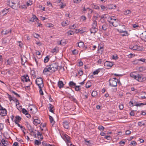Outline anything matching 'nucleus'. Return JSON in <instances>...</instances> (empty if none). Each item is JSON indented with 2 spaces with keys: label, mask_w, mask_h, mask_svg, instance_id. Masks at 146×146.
<instances>
[{
  "label": "nucleus",
  "mask_w": 146,
  "mask_h": 146,
  "mask_svg": "<svg viewBox=\"0 0 146 146\" xmlns=\"http://www.w3.org/2000/svg\"><path fill=\"white\" fill-rule=\"evenodd\" d=\"M113 65V64L112 62L106 61L104 63V65L105 66H106L108 67H111Z\"/></svg>",
  "instance_id": "nucleus-11"
},
{
  "label": "nucleus",
  "mask_w": 146,
  "mask_h": 146,
  "mask_svg": "<svg viewBox=\"0 0 146 146\" xmlns=\"http://www.w3.org/2000/svg\"><path fill=\"white\" fill-rule=\"evenodd\" d=\"M131 133V131L129 130H127L125 131V134L126 135H129Z\"/></svg>",
  "instance_id": "nucleus-61"
},
{
  "label": "nucleus",
  "mask_w": 146,
  "mask_h": 146,
  "mask_svg": "<svg viewBox=\"0 0 146 146\" xmlns=\"http://www.w3.org/2000/svg\"><path fill=\"white\" fill-rule=\"evenodd\" d=\"M130 77L133 78L139 82H142L144 80V78L142 75L139 74L136 72H133L130 73Z\"/></svg>",
  "instance_id": "nucleus-1"
},
{
  "label": "nucleus",
  "mask_w": 146,
  "mask_h": 146,
  "mask_svg": "<svg viewBox=\"0 0 146 146\" xmlns=\"http://www.w3.org/2000/svg\"><path fill=\"white\" fill-rule=\"evenodd\" d=\"M37 138L38 139H40L41 140L43 139V136L42 135V133H40L38 131H37Z\"/></svg>",
  "instance_id": "nucleus-22"
},
{
  "label": "nucleus",
  "mask_w": 146,
  "mask_h": 146,
  "mask_svg": "<svg viewBox=\"0 0 146 146\" xmlns=\"http://www.w3.org/2000/svg\"><path fill=\"white\" fill-rule=\"evenodd\" d=\"M101 9L103 11H106L108 9L107 6H105L103 5H101L100 6Z\"/></svg>",
  "instance_id": "nucleus-36"
},
{
  "label": "nucleus",
  "mask_w": 146,
  "mask_h": 146,
  "mask_svg": "<svg viewBox=\"0 0 146 146\" xmlns=\"http://www.w3.org/2000/svg\"><path fill=\"white\" fill-rule=\"evenodd\" d=\"M50 70L51 71V68L50 67V66L49 67L48 66L44 69L43 73H44V72L46 73L47 72H50Z\"/></svg>",
  "instance_id": "nucleus-16"
},
{
  "label": "nucleus",
  "mask_w": 146,
  "mask_h": 146,
  "mask_svg": "<svg viewBox=\"0 0 146 146\" xmlns=\"http://www.w3.org/2000/svg\"><path fill=\"white\" fill-rule=\"evenodd\" d=\"M88 84H90V83L88 82L86 84L85 87L87 88H89L91 86V85H88Z\"/></svg>",
  "instance_id": "nucleus-60"
},
{
  "label": "nucleus",
  "mask_w": 146,
  "mask_h": 146,
  "mask_svg": "<svg viewBox=\"0 0 146 146\" xmlns=\"http://www.w3.org/2000/svg\"><path fill=\"white\" fill-rule=\"evenodd\" d=\"M1 142L4 146H6L7 145V143L8 142L7 141H6L4 139H3L1 140Z\"/></svg>",
  "instance_id": "nucleus-32"
},
{
  "label": "nucleus",
  "mask_w": 146,
  "mask_h": 146,
  "mask_svg": "<svg viewBox=\"0 0 146 146\" xmlns=\"http://www.w3.org/2000/svg\"><path fill=\"white\" fill-rule=\"evenodd\" d=\"M33 35L34 37L36 38H38L39 37V35L36 34V33H34L33 34Z\"/></svg>",
  "instance_id": "nucleus-48"
},
{
  "label": "nucleus",
  "mask_w": 146,
  "mask_h": 146,
  "mask_svg": "<svg viewBox=\"0 0 146 146\" xmlns=\"http://www.w3.org/2000/svg\"><path fill=\"white\" fill-rule=\"evenodd\" d=\"M38 19V18L35 15H33V17H32L29 20V21L32 22H34L36 21Z\"/></svg>",
  "instance_id": "nucleus-23"
},
{
  "label": "nucleus",
  "mask_w": 146,
  "mask_h": 146,
  "mask_svg": "<svg viewBox=\"0 0 146 146\" xmlns=\"http://www.w3.org/2000/svg\"><path fill=\"white\" fill-rule=\"evenodd\" d=\"M69 98H70L73 101L75 102L76 101V99L72 96L71 95V94H70L69 96Z\"/></svg>",
  "instance_id": "nucleus-34"
},
{
  "label": "nucleus",
  "mask_w": 146,
  "mask_h": 146,
  "mask_svg": "<svg viewBox=\"0 0 146 146\" xmlns=\"http://www.w3.org/2000/svg\"><path fill=\"white\" fill-rule=\"evenodd\" d=\"M137 144L136 142L134 141H131V143H130V145H136Z\"/></svg>",
  "instance_id": "nucleus-53"
},
{
  "label": "nucleus",
  "mask_w": 146,
  "mask_h": 146,
  "mask_svg": "<svg viewBox=\"0 0 146 146\" xmlns=\"http://www.w3.org/2000/svg\"><path fill=\"white\" fill-rule=\"evenodd\" d=\"M10 40L7 38H5L2 39V44L3 45H5L8 44Z\"/></svg>",
  "instance_id": "nucleus-13"
},
{
  "label": "nucleus",
  "mask_w": 146,
  "mask_h": 146,
  "mask_svg": "<svg viewBox=\"0 0 146 146\" xmlns=\"http://www.w3.org/2000/svg\"><path fill=\"white\" fill-rule=\"evenodd\" d=\"M75 90L76 91H79L80 90V86H75Z\"/></svg>",
  "instance_id": "nucleus-45"
},
{
  "label": "nucleus",
  "mask_w": 146,
  "mask_h": 146,
  "mask_svg": "<svg viewBox=\"0 0 146 146\" xmlns=\"http://www.w3.org/2000/svg\"><path fill=\"white\" fill-rule=\"evenodd\" d=\"M125 26L124 25H121L119 28L117 29L118 31L120 33H123L122 34L123 36H125L128 35V32L125 30Z\"/></svg>",
  "instance_id": "nucleus-4"
},
{
  "label": "nucleus",
  "mask_w": 146,
  "mask_h": 146,
  "mask_svg": "<svg viewBox=\"0 0 146 146\" xmlns=\"http://www.w3.org/2000/svg\"><path fill=\"white\" fill-rule=\"evenodd\" d=\"M11 59H9L7 60V64L10 65L11 63Z\"/></svg>",
  "instance_id": "nucleus-59"
},
{
  "label": "nucleus",
  "mask_w": 146,
  "mask_h": 146,
  "mask_svg": "<svg viewBox=\"0 0 146 146\" xmlns=\"http://www.w3.org/2000/svg\"><path fill=\"white\" fill-rule=\"evenodd\" d=\"M72 53L74 55H76L78 54V52L77 50L75 49L72 51Z\"/></svg>",
  "instance_id": "nucleus-47"
},
{
  "label": "nucleus",
  "mask_w": 146,
  "mask_h": 146,
  "mask_svg": "<svg viewBox=\"0 0 146 146\" xmlns=\"http://www.w3.org/2000/svg\"><path fill=\"white\" fill-rule=\"evenodd\" d=\"M21 120V117L19 116H17L15 117V119L17 121H19Z\"/></svg>",
  "instance_id": "nucleus-49"
},
{
  "label": "nucleus",
  "mask_w": 146,
  "mask_h": 146,
  "mask_svg": "<svg viewBox=\"0 0 146 146\" xmlns=\"http://www.w3.org/2000/svg\"><path fill=\"white\" fill-rule=\"evenodd\" d=\"M19 2L17 0H10L9 1L8 5L14 9H17L20 7Z\"/></svg>",
  "instance_id": "nucleus-2"
},
{
  "label": "nucleus",
  "mask_w": 146,
  "mask_h": 146,
  "mask_svg": "<svg viewBox=\"0 0 146 146\" xmlns=\"http://www.w3.org/2000/svg\"><path fill=\"white\" fill-rule=\"evenodd\" d=\"M139 61H141L144 62H146V59L145 58H141L139 59H136L135 60L133 61V62L134 63L135 62H137Z\"/></svg>",
  "instance_id": "nucleus-20"
},
{
  "label": "nucleus",
  "mask_w": 146,
  "mask_h": 146,
  "mask_svg": "<svg viewBox=\"0 0 146 146\" xmlns=\"http://www.w3.org/2000/svg\"><path fill=\"white\" fill-rule=\"evenodd\" d=\"M82 0H73V2L74 3H80Z\"/></svg>",
  "instance_id": "nucleus-50"
},
{
  "label": "nucleus",
  "mask_w": 146,
  "mask_h": 146,
  "mask_svg": "<svg viewBox=\"0 0 146 146\" xmlns=\"http://www.w3.org/2000/svg\"><path fill=\"white\" fill-rule=\"evenodd\" d=\"M92 7L96 9H99V7L97 5H95L94 4H93L92 6Z\"/></svg>",
  "instance_id": "nucleus-46"
},
{
  "label": "nucleus",
  "mask_w": 146,
  "mask_h": 146,
  "mask_svg": "<svg viewBox=\"0 0 146 146\" xmlns=\"http://www.w3.org/2000/svg\"><path fill=\"white\" fill-rule=\"evenodd\" d=\"M117 79L115 78H113L110 79L109 82V85L112 87H114L117 86Z\"/></svg>",
  "instance_id": "nucleus-5"
},
{
  "label": "nucleus",
  "mask_w": 146,
  "mask_h": 146,
  "mask_svg": "<svg viewBox=\"0 0 146 146\" xmlns=\"http://www.w3.org/2000/svg\"><path fill=\"white\" fill-rule=\"evenodd\" d=\"M119 108L120 110H122L123 108V104H120L119 106Z\"/></svg>",
  "instance_id": "nucleus-54"
},
{
  "label": "nucleus",
  "mask_w": 146,
  "mask_h": 146,
  "mask_svg": "<svg viewBox=\"0 0 146 146\" xmlns=\"http://www.w3.org/2000/svg\"><path fill=\"white\" fill-rule=\"evenodd\" d=\"M21 64L23 65H24L25 62H26L27 60L26 59V58L24 56V58L21 57Z\"/></svg>",
  "instance_id": "nucleus-28"
},
{
  "label": "nucleus",
  "mask_w": 146,
  "mask_h": 146,
  "mask_svg": "<svg viewBox=\"0 0 146 146\" xmlns=\"http://www.w3.org/2000/svg\"><path fill=\"white\" fill-rule=\"evenodd\" d=\"M63 125L64 127L67 129H68L69 128V123L66 121H65L63 122Z\"/></svg>",
  "instance_id": "nucleus-12"
},
{
  "label": "nucleus",
  "mask_w": 146,
  "mask_h": 146,
  "mask_svg": "<svg viewBox=\"0 0 146 146\" xmlns=\"http://www.w3.org/2000/svg\"><path fill=\"white\" fill-rule=\"evenodd\" d=\"M49 58L48 56H46L44 59V62L45 63L47 62L49 60Z\"/></svg>",
  "instance_id": "nucleus-42"
},
{
  "label": "nucleus",
  "mask_w": 146,
  "mask_h": 146,
  "mask_svg": "<svg viewBox=\"0 0 146 146\" xmlns=\"http://www.w3.org/2000/svg\"><path fill=\"white\" fill-rule=\"evenodd\" d=\"M42 144L43 146H55L54 145H50V144L47 143L45 142H43Z\"/></svg>",
  "instance_id": "nucleus-38"
},
{
  "label": "nucleus",
  "mask_w": 146,
  "mask_h": 146,
  "mask_svg": "<svg viewBox=\"0 0 146 146\" xmlns=\"http://www.w3.org/2000/svg\"><path fill=\"white\" fill-rule=\"evenodd\" d=\"M58 86L60 88H63L64 86L63 82L59 80L58 82Z\"/></svg>",
  "instance_id": "nucleus-21"
},
{
  "label": "nucleus",
  "mask_w": 146,
  "mask_h": 146,
  "mask_svg": "<svg viewBox=\"0 0 146 146\" xmlns=\"http://www.w3.org/2000/svg\"><path fill=\"white\" fill-rule=\"evenodd\" d=\"M41 144L40 141L36 139L35 141V144L37 145H40Z\"/></svg>",
  "instance_id": "nucleus-39"
},
{
  "label": "nucleus",
  "mask_w": 146,
  "mask_h": 146,
  "mask_svg": "<svg viewBox=\"0 0 146 146\" xmlns=\"http://www.w3.org/2000/svg\"><path fill=\"white\" fill-rule=\"evenodd\" d=\"M0 108V115L3 116H5L6 115L7 113V110L1 107Z\"/></svg>",
  "instance_id": "nucleus-9"
},
{
  "label": "nucleus",
  "mask_w": 146,
  "mask_h": 146,
  "mask_svg": "<svg viewBox=\"0 0 146 146\" xmlns=\"http://www.w3.org/2000/svg\"><path fill=\"white\" fill-rule=\"evenodd\" d=\"M134 56V54H132L131 53L128 55V57L129 58H132V57Z\"/></svg>",
  "instance_id": "nucleus-57"
},
{
  "label": "nucleus",
  "mask_w": 146,
  "mask_h": 146,
  "mask_svg": "<svg viewBox=\"0 0 146 146\" xmlns=\"http://www.w3.org/2000/svg\"><path fill=\"white\" fill-rule=\"evenodd\" d=\"M143 40L146 42V31L142 33L140 35Z\"/></svg>",
  "instance_id": "nucleus-15"
},
{
  "label": "nucleus",
  "mask_w": 146,
  "mask_h": 146,
  "mask_svg": "<svg viewBox=\"0 0 146 146\" xmlns=\"http://www.w3.org/2000/svg\"><path fill=\"white\" fill-rule=\"evenodd\" d=\"M97 22L95 20L93 21V23H92V27L97 28Z\"/></svg>",
  "instance_id": "nucleus-27"
},
{
  "label": "nucleus",
  "mask_w": 146,
  "mask_h": 146,
  "mask_svg": "<svg viewBox=\"0 0 146 146\" xmlns=\"http://www.w3.org/2000/svg\"><path fill=\"white\" fill-rule=\"evenodd\" d=\"M113 18L114 17H111L110 18V20L108 21L109 24L111 27L113 26L115 27H117L118 25V19H113Z\"/></svg>",
  "instance_id": "nucleus-3"
},
{
  "label": "nucleus",
  "mask_w": 146,
  "mask_h": 146,
  "mask_svg": "<svg viewBox=\"0 0 146 146\" xmlns=\"http://www.w3.org/2000/svg\"><path fill=\"white\" fill-rule=\"evenodd\" d=\"M11 31H12V30L11 29H9L7 30H6L5 31L3 30L1 32V33H3L4 35H7V34H9V33H11Z\"/></svg>",
  "instance_id": "nucleus-18"
},
{
  "label": "nucleus",
  "mask_w": 146,
  "mask_h": 146,
  "mask_svg": "<svg viewBox=\"0 0 146 146\" xmlns=\"http://www.w3.org/2000/svg\"><path fill=\"white\" fill-rule=\"evenodd\" d=\"M138 124L139 126L141 127L144 126L145 125V123L143 121L139 122Z\"/></svg>",
  "instance_id": "nucleus-40"
},
{
  "label": "nucleus",
  "mask_w": 146,
  "mask_h": 146,
  "mask_svg": "<svg viewBox=\"0 0 146 146\" xmlns=\"http://www.w3.org/2000/svg\"><path fill=\"white\" fill-rule=\"evenodd\" d=\"M131 48L133 50L138 51L142 50L143 49V47L137 45H135Z\"/></svg>",
  "instance_id": "nucleus-10"
},
{
  "label": "nucleus",
  "mask_w": 146,
  "mask_h": 146,
  "mask_svg": "<svg viewBox=\"0 0 146 146\" xmlns=\"http://www.w3.org/2000/svg\"><path fill=\"white\" fill-rule=\"evenodd\" d=\"M78 74L80 76H81L83 74V72L82 70H79V71H78Z\"/></svg>",
  "instance_id": "nucleus-56"
},
{
  "label": "nucleus",
  "mask_w": 146,
  "mask_h": 146,
  "mask_svg": "<svg viewBox=\"0 0 146 146\" xmlns=\"http://www.w3.org/2000/svg\"><path fill=\"white\" fill-rule=\"evenodd\" d=\"M22 111L23 113L25 114V115L27 114L28 113V111L24 108L22 109Z\"/></svg>",
  "instance_id": "nucleus-44"
},
{
  "label": "nucleus",
  "mask_w": 146,
  "mask_h": 146,
  "mask_svg": "<svg viewBox=\"0 0 146 146\" xmlns=\"http://www.w3.org/2000/svg\"><path fill=\"white\" fill-rule=\"evenodd\" d=\"M133 27L135 29H137L138 27H139V25L137 24H133L132 25Z\"/></svg>",
  "instance_id": "nucleus-43"
},
{
  "label": "nucleus",
  "mask_w": 146,
  "mask_h": 146,
  "mask_svg": "<svg viewBox=\"0 0 146 146\" xmlns=\"http://www.w3.org/2000/svg\"><path fill=\"white\" fill-rule=\"evenodd\" d=\"M108 24L106 23H105L102 27V29L104 31H106L107 29Z\"/></svg>",
  "instance_id": "nucleus-25"
},
{
  "label": "nucleus",
  "mask_w": 146,
  "mask_h": 146,
  "mask_svg": "<svg viewBox=\"0 0 146 146\" xmlns=\"http://www.w3.org/2000/svg\"><path fill=\"white\" fill-rule=\"evenodd\" d=\"M105 138L108 140H110L111 137L110 136H107L105 137Z\"/></svg>",
  "instance_id": "nucleus-64"
},
{
  "label": "nucleus",
  "mask_w": 146,
  "mask_h": 146,
  "mask_svg": "<svg viewBox=\"0 0 146 146\" xmlns=\"http://www.w3.org/2000/svg\"><path fill=\"white\" fill-rule=\"evenodd\" d=\"M33 122L34 124L36 125L40 123V121L38 119H34Z\"/></svg>",
  "instance_id": "nucleus-24"
},
{
  "label": "nucleus",
  "mask_w": 146,
  "mask_h": 146,
  "mask_svg": "<svg viewBox=\"0 0 146 146\" xmlns=\"http://www.w3.org/2000/svg\"><path fill=\"white\" fill-rule=\"evenodd\" d=\"M49 111L52 113H54V110H52V109L53 108V106L51 104H49Z\"/></svg>",
  "instance_id": "nucleus-29"
},
{
  "label": "nucleus",
  "mask_w": 146,
  "mask_h": 146,
  "mask_svg": "<svg viewBox=\"0 0 146 146\" xmlns=\"http://www.w3.org/2000/svg\"><path fill=\"white\" fill-rule=\"evenodd\" d=\"M97 94V92L96 91H93L91 95L93 97L95 96Z\"/></svg>",
  "instance_id": "nucleus-41"
},
{
  "label": "nucleus",
  "mask_w": 146,
  "mask_h": 146,
  "mask_svg": "<svg viewBox=\"0 0 146 146\" xmlns=\"http://www.w3.org/2000/svg\"><path fill=\"white\" fill-rule=\"evenodd\" d=\"M131 12V11L130 10H125L124 11V14L125 15H127L129 14H130Z\"/></svg>",
  "instance_id": "nucleus-30"
},
{
  "label": "nucleus",
  "mask_w": 146,
  "mask_h": 146,
  "mask_svg": "<svg viewBox=\"0 0 146 146\" xmlns=\"http://www.w3.org/2000/svg\"><path fill=\"white\" fill-rule=\"evenodd\" d=\"M98 129L100 130H102L104 129V127L100 125L99 126Z\"/></svg>",
  "instance_id": "nucleus-52"
},
{
  "label": "nucleus",
  "mask_w": 146,
  "mask_h": 146,
  "mask_svg": "<svg viewBox=\"0 0 146 146\" xmlns=\"http://www.w3.org/2000/svg\"><path fill=\"white\" fill-rule=\"evenodd\" d=\"M36 83L39 88H42L43 87V81L41 78H37L36 80Z\"/></svg>",
  "instance_id": "nucleus-6"
},
{
  "label": "nucleus",
  "mask_w": 146,
  "mask_h": 146,
  "mask_svg": "<svg viewBox=\"0 0 146 146\" xmlns=\"http://www.w3.org/2000/svg\"><path fill=\"white\" fill-rule=\"evenodd\" d=\"M4 127V125L3 124L0 123V130H2Z\"/></svg>",
  "instance_id": "nucleus-58"
},
{
  "label": "nucleus",
  "mask_w": 146,
  "mask_h": 146,
  "mask_svg": "<svg viewBox=\"0 0 146 146\" xmlns=\"http://www.w3.org/2000/svg\"><path fill=\"white\" fill-rule=\"evenodd\" d=\"M49 66L51 68V72H54L56 71L57 70L58 68V63H54Z\"/></svg>",
  "instance_id": "nucleus-7"
},
{
  "label": "nucleus",
  "mask_w": 146,
  "mask_h": 146,
  "mask_svg": "<svg viewBox=\"0 0 146 146\" xmlns=\"http://www.w3.org/2000/svg\"><path fill=\"white\" fill-rule=\"evenodd\" d=\"M78 44V46L80 48L84 46V44L82 42L80 41L77 43Z\"/></svg>",
  "instance_id": "nucleus-33"
},
{
  "label": "nucleus",
  "mask_w": 146,
  "mask_h": 146,
  "mask_svg": "<svg viewBox=\"0 0 146 146\" xmlns=\"http://www.w3.org/2000/svg\"><path fill=\"white\" fill-rule=\"evenodd\" d=\"M49 118L50 121V122L52 123V126H53V125L54 124L55 122L54 121V120L52 117L50 115H49Z\"/></svg>",
  "instance_id": "nucleus-26"
},
{
  "label": "nucleus",
  "mask_w": 146,
  "mask_h": 146,
  "mask_svg": "<svg viewBox=\"0 0 146 146\" xmlns=\"http://www.w3.org/2000/svg\"><path fill=\"white\" fill-rule=\"evenodd\" d=\"M116 5H108L107 6L108 9H114V7L115 8H116Z\"/></svg>",
  "instance_id": "nucleus-31"
},
{
  "label": "nucleus",
  "mask_w": 146,
  "mask_h": 146,
  "mask_svg": "<svg viewBox=\"0 0 146 146\" xmlns=\"http://www.w3.org/2000/svg\"><path fill=\"white\" fill-rule=\"evenodd\" d=\"M62 138L65 142L67 143V145H68V143H71L70 137L65 134L63 135Z\"/></svg>",
  "instance_id": "nucleus-8"
},
{
  "label": "nucleus",
  "mask_w": 146,
  "mask_h": 146,
  "mask_svg": "<svg viewBox=\"0 0 146 146\" xmlns=\"http://www.w3.org/2000/svg\"><path fill=\"white\" fill-rule=\"evenodd\" d=\"M134 111H131L129 114L130 115H131V116H134Z\"/></svg>",
  "instance_id": "nucleus-62"
},
{
  "label": "nucleus",
  "mask_w": 146,
  "mask_h": 146,
  "mask_svg": "<svg viewBox=\"0 0 146 146\" xmlns=\"http://www.w3.org/2000/svg\"><path fill=\"white\" fill-rule=\"evenodd\" d=\"M76 27V26L74 24L70 26V28L71 29H74Z\"/></svg>",
  "instance_id": "nucleus-55"
},
{
  "label": "nucleus",
  "mask_w": 146,
  "mask_h": 146,
  "mask_svg": "<svg viewBox=\"0 0 146 146\" xmlns=\"http://www.w3.org/2000/svg\"><path fill=\"white\" fill-rule=\"evenodd\" d=\"M13 146H19L18 143L17 142H15L13 144Z\"/></svg>",
  "instance_id": "nucleus-63"
},
{
  "label": "nucleus",
  "mask_w": 146,
  "mask_h": 146,
  "mask_svg": "<svg viewBox=\"0 0 146 146\" xmlns=\"http://www.w3.org/2000/svg\"><path fill=\"white\" fill-rule=\"evenodd\" d=\"M69 85L70 87H73L76 86V84L73 81H70L69 82Z\"/></svg>",
  "instance_id": "nucleus-35"
},
{
  "label": "nucleus",
  "mask_w": 146,
  "mask_h": 146,
  "mask_svg": "<svg viewBox=\"0 0 146 146\" xmlns=\"http://www.w3.org/2000/svg\"><path fill=\"white\" fill-rule=\"evenodd\" d=\"M28 128H29V130L30 131L31 133H33V135L36 138V133L33 131L31 129V127L30 125H28Z\"/></svg>",
  "instance_id": "nucleus-17"
},
{
  "label": "nucleus",
  "mask_w": 146,
  "mask_h": 146,
  "mask_svg": "<svg viewBox=\"0 0 146 146\" xmlns=\"http://www.w3.org/2000/svg\"><path fill=\"white\" fill-rule=\"evenodd\" d=\"M8 12V10L7 9H4L2 11V13L4 14H6Z\"/></svg>",
  "instance_id": "nucleus-51"
},
{
  "label": "nucleus",
  "mask_w": 146,
  "mask_h": 146,
  "mask_svg": "<svg viewBox=\"0 0 146 146\" xmlns=\"http://www.w3.org/2000/svg\"><path fill=\"white\" fill-rule=\"evenodd\" d=\"M23 82H27L28 80L30 81L28 75H25L23 76L21 78Z\"/></svg>",
  "instance_id": "nucleus-14"
},
{
  "label": "nucleus",
  "mask_w": 146,
  "mask_h": 146,
  "mask_svg": "<svg viewBox=\"0 0 146 146\" xmlns=\"http://www.w3.org/2000/svg\"><path fill=\"white\" fill-rule=\"evenodd\" d=\"M58 51V48L57 47H55L52 50L51 52L52 53H57Z\"/></svg>",
  "instance_id": "nucleus-37"
},
{
  "label": "nucleus",
  "mask_w": 146,
  "mask_h": 146,
  "mask_svg": "<svg viewBox=\"0 0 146 146\" xmlns=\"http://www.w3.org/2000/svg\"><path fill=\"white\" fill-rule=\"evenodd\" d=\"M97 28H94L93 27H92L90 29V32L91 33H93L94 34L95 33H96L98 31Z\"/></svg>",
  "instance_id": "nucleus-19"
}]
</instances>
